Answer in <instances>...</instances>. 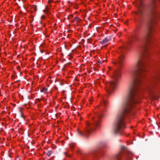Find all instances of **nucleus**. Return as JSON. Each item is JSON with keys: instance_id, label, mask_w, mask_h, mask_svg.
Listing matches in <instances>:
<instances>
[{"instance_id": "nucleus-1", "label": "nucleus", "mask_w": 160, "mask_h": 160, "mask_svg": "<svg viewBox=\"0 0 160 160\" xmlns=\"http://www.w3.org/2000/svg\"><path fill=\"white\" fill-rule=\"evenodd\" d=\"M146 68H136L131 72L132 81L129 88L128 95L121 106L116 116L112 128V133L115 135H121L126 127L125 116L130 114L131 109L138 101L139 89Z\"/></svg>"}, {"instance_id": "nucleus-2", "label": "nucleus", "mask_w": 160, "mask_h": 160, "mask_svg": "<svg viewBox=\"0 0 160 160\" xmlns=\"http://www.w3.org/2000/svg\"><path fill=\"white\" fill-rule=\"evenodd\" d=\"M137 10L134 13L137 17L136 21L140 27L143 21V17L146 11V6L143 0H137Z\"/></svg>"}, {"instance_id": "nucleus-3", "label": "nucleus", "mask_w": 160, "mask_h": 160, "mask_svg": "<svg viewBox=\"0 0 160 160\" xmlns=\"http://www.w3.org/2000/svg\"><path fill=\"white\" fill-rule=\"evenodd\" d=\"M121 73L119 71H116L113 75V80L108 83L106 87V90L109 93L115 89L117 86L118 78L121 77Z\"/></svg>"}, {"instance_id": "nucleus-4", "label": "nucleus", "mask_w": 160, "mask_h": 160, "mask_svg": "<svg viewBox=\"0 0 160 160\" xmlns=\"http://www.w3.org/2000/svg\"><path fill=\"white\" fill-rule=\"evenodd\" d=\"M124 155L126 160H131L132 156V153L129 152L128 149L124 146H121V150L119 153L115 157L114 160H121V156Z\"/></svg>"}, {"instance_id": "nucleus-5", "label": "nucleus", "mask_w": 160, "mask_h": 160, "mask_svg": "<svg viewBox=\"0 0 160 160\" xmlns=\"http://www.w3.org/2000/svg\"><path fill=\"white\" fill-rule=\"evenodd\" d=\"M99 120H94V123L92 125V127H90L88 129L85 130L83 132H82L80 131H78V135L80 136H84L87 138H88V134L90 133L91 131L94 130L95 128H99L100 126Z\"/></svg>"}, {"instance_id": "nucleus-6", "label": "nucleus", "mask_w": 160, "mask_h": 160, "mask_svg": "<svg viewBox=\"0 0 160 160\" xmlns=\"http://www.w3.org/2000/svg\"><path fill=\"white\" fill-rule=\"evenodd\" d=\"M158 82H160V69L153 74L150 81V86L148 87L150 89L153 87V83L156 84Z\"/></svg>"}, {"instance_id": "nucleus-7", "label": "nucleus", "mask_w": 160, "mask_h": 160, "mask_svg": "<svg viewBox=\"0 0 160 160\" xmlns=\"http://www.w3.org/2000/svg\"><path fill=\"white\" fill-rule=\"evenodd\" d=\"M124 58V56L123 55H122L119 57V58L118 61L116 62L117 64L120 66L122 67V63L123 62Z\"/></svg>"}, {"instance_id": "nucleus-8", "label": "nucleus", "mask_w": 160, "mask_h": 160, "mask_svg": "<svg viewBox=\"0 0 160 160\" xmlns=\"http://www.w3.org/2000/svg\"><path fill=\"white\" fill-rule=\"evenodd\" d=\"M110 39V38L109 37H108L104 38L103 40L101 41V44H103L106 43L109 41Z\"/></svg>"}, {"instance_id": "nucleus-9", "label": "nucleus", "mask_w": 160, "mask_h": 160, "mask_svg": "<svg viewBox=\"0 0 160 160\" xmlns=\"http://www.w3.org/2000/svg\"><path fill=\"white\" fill-rule=\"evenodd\" d=\"M106 146V142H100L99 145V148H102L103 147H105Z\"/></svg>"}, {"instance_id": "nucleus-10", "label": "nucleus", "mask_w": 160, "mask_h": 160, "mask_svg": "<svg viewBox=\"0 0 160 160\" xmlns=\"http://www.w3.org/2000/svg\"><path fill=\"white\" fill-rule=\"evenodd\" d=\"M138 39L139 38L138 36L136 35H134L132 37V39L131 40V42H133L134 41H138Z\"/></svg>"}, {"instance_id": "nucleus-11", "label": "nucleus", "mask_w": 160, "mask_h": 160, "mask_svg": "<svg viewBox=\"0 0 160 160\" xmlns=\"http://www.w3.org/2000/svg\"><path fill=\"white\" fill-rule=\"evenodd\" d=\"M108 103V101L104 99H103V101L102 102V104L106 107Z\"/></svg>"}, {"instance_id": "nucleus-12", "label": "nucleus", "mask_w": 160, "mask_h": 160, "mask_svg": "<svg viewBox=\"0 0 160 160\" xmlns=\"http://www.w3.org/2000/svg\"><path fill=\"white\" fill-rule=\"evenodd\" d=\"M49 8L48 7V6H46V7L45 9L43 10V11L45 13H48Z\"/></svg>"}, {"instance_id": "nucleus-13", "label": "nucleus", "mask_w": 160, "mask_h": 160, "mask_svg": "<svg viewBox=\"0 0 160 160\" xmlns=\"http://www.w3.org/2000/svg\"><path fill=\"white\" fill-rule=\"evenodd\" d=\"M47 91V88L45 87L43 88L41 90V92H43L45 93Z\"/></svg>"}, {"instance_id": "nucleus-14", "label": "nucleus", "mask_w": 160, "mask_h": 160, "mask_svg": "<svg viewBox=\"0 0 160 160\" xmlns=\"http://www.w3.org/2000/svg\"><path fill=\"white\" fill-rule=\"evenodd\" d=\"M52 152L51 151H49L48 152L46 153V155L48 157H50L51 155Z\"/></svg>"}, {"instance_id": "nucleus-15", "label": "nucleus", "mask_w": 160, "mask_h": 160, "mask_svg": "<svg viewBox=\"0 0 160 160\" xmlns=\"http://www.w3.org/2000/svg\"><path fill=\"white\" fill-rule=\"evenodd\" d=\"M80 20V18L78 17H76L74 18V21L77 22H79Z\"/></svg>"}, {"instance_id": "nucleus-16", "label": "nucleus", "mask_w": 160, "mask_h": 160, "mask_svg": "<svg viewBox=\"0 0 160 160\" xmlns=\"http://www.w3.org/2000/svg\"><path fill=\"white\" fill-rule=\"evenodd\" d=\"M97 150H94L93 151H92V152H91V153L94 155V153L95 152H96Z\"/></svg>"}, {"instance_id": "nucleus-17", "label": "nucleus", "mask_w": 160, "mask_h": 160, "mask_svg": "<svg viewBox=\"0 0 160 160\" xmlns=\"http://www.w3.org/2000/svg\"><path fill=\"white\" fill-rule=\"evenodd\" d=\"M33 8H34V10L35 11H37V7H36V6H34L33 7Z\"/></svg>"}, {"instance_id": "nucleus-18", "label": "nucleus", "mask_w": 160, "mask_h": 160, "mask_svg": "<svg viewBox=\"0 0 160 160\" xmlns=\"http://www.w3.org/2000/svg\"><path fill=\"white\" fill-rule=\"evenodd\" d=\"M90 38H88L87 40V42L88 43H90Z\"/></svg>"}, {"instance_id": "nucleus-19", "label": "nucleus", "mask_w": 160, "mask_h": 160, "mask_svg": "<svg viewBox=\"0 0 160 160\" xmlns=\"http://www.w3.org/2000/svg\"><path fill=\"white\" fill-rule=\"evenodd\" d=\"M52 1V0H50L48 1V3L49 4H50L51 3Z\"/></svg>"}, {"instance_id": "nucleus-20", "label": "nucleus", "mask_w": 160, "mask_h": 160, "mask_svg": "<svg viewBox=\"0 0 160 160\" xmlns=\"http://www.w3.org/2000/svg\"><path fill=\"white\" fill-rule=\"evenodd\" d=\"M45 18V17H44V16H43V15L42 16V17H41V18H42H42Z\"/></svg>"}, {"instance_id": "nucleus-21", "label": "nucleus", "mask_w": 160, "mask_h": 160, "mask_svg": "<svg viewBox=\"0 0 160 160\" xmlns=\"http://www.w3.org/2000/svg\"><path fill=\"white\" fill-rule=\"evenodd\" d=\"M70 147H71V148H73V146L72 145H71L70 146Z\"/></svg>"}, {"instance_id": "nucleus-22", "label": "nucleus", "mask_w": 160, "mask_h": 160, "mask_svg": "<svg viewBox=\"0 0 160 160\" xmlns=\"http://www.w3.org/2000/svg\"><path fill=\"white\" fill-rule=\"evenodd\" d=\"M64 153L65 155H67V153L66 152H64Z\"/></svg>"}, {"instance_id": "nucleus-23", "label": "nucleus", "mask_w": 160, "mask_h": 160, "mask_svg": "<svg viewBox=\"0 0 160 160\" xmlns=\"http://www.w3.org/2000/svg\"><path fill=\"white\" fill-rule=\"evenodd\" d=\"M89 101L91 102L92 101V99H91L89 100Z\"/></svg>"}, {"instance_id": "nucleus-24", "label": "nucleus", "mask_w": 160, "mask_h": 160, "mask_svg": "<svg viewBox=\"0 0 160 160\" xmlns=\"http://www.w3.org/2000/svg\"><path fill=\"white\" fill-rule=\"evenodd\" d=\"M41 52H42V53H43V52L41 50L40 51Z\"/></svg>"}, {"instance_id": "nucleus-25", "label": "nucleus", "mask_w": 160, "mask_h": 160, "mask_svg": "<svg viewBox=\"0 0 160 160\" xmlns=\"http://www.w3.org/2000/svg\"><path fill=\"white\" fill-rule=\"evenodd\" d=\"M74 21H74V20L72 21V22H73Z\"/></svg>"}, {"instance_id": "nucleus-26", "label": "nucleus", "mask_w": 160, "mask_h": 160, "mask_svg": "<svg viewBox=\"0 0 160 160\" xmlns=\"http://www.w3.org/2000/svg\"><path fill=\"white\" fill-rule=\"evenodd\" d=\"M39 23H41L42 22H41V21H40V22H39Z\"/></svg>"}, {"instance_id": "nucleus-27", "label": "nucleus", "mask_w": 160, "mask_h": 160, "mask_svg": "<svg viewBox=\"0 0 160 160\" xmlns=\"http://www.w3.org/2000/svg\"><path fill=\"white\" fill-rule=\"evenodd\" d=\"M20 111L21 112V110H20Z\"/></svg>"}, {"instance_id": "nucleus-28", "label": "nucleus", "mask_w": 160, "mask_h": 160, "mask_svg": "<svg viewBox=\"0 0 160 160\" xmlns=\"http://www.w3.org/2000/svg\"><path fill=\"white\" fill-rule=\"evenodd\" d=\"M124 48H122V49H124Z\"/></svg>"}]
</instances>
